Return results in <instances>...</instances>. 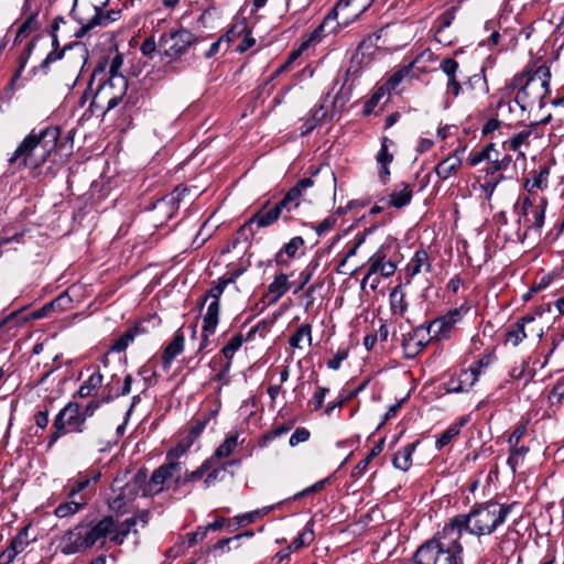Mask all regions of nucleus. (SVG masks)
I'll list each match as a JSON object with an SVG mask.
<instances>
[{"mask_svg":"<svg viewBox=\"0 0 564 564\" xmlns=\"http://www.w3.org/2000/svg\"><path fill=\"white\" fill-rule=\"evenodd\" d=\"M245 338L242 334H236L232 336L229 341L223 347L221 355L225 357L227 361H231L235 354L242 346Z\"/></svg>","mask_w":564,"mask_h":564,"instance_id":"obj_47","label":"nucleus"},{"mask_svg":"<svg viewBox=\"0 0 564 564\" xmlns=\"http://www.w3.org/2000/svg\"><path fill=\"white\" fill-rule=\"evenodd\" d=\"M196 41V36L186 29L164 33L159 40L162 55L171 59H178L187 48Z\"/></svg>","mask_w":564,"mask_h":564,"instance_id":"obj_10","label":"nucleus"},{"mask_svg":"<svg viewBox=\"0 0 564 564\" xmlns=\"http://www.w3.org/2000/svg\"><path fill=\"white\" fill-rule=\"evenodd\" d=\"M59 137L57 127H46L39 131L32 130L10 158V163L21 160V165L36 169L44 164L55 150Z\"/></svg>","mask_w":564,"mask_h":564,"instance_id":"obj_5","label":"nucleus"},{"mask_svg":"<svg viewBox=\"0 0 564 564\" xmlns=\"http://www.w3.org/2000/svg\"><path fill=\"white\" fill-rule=\"evenodd\" d=\"M28 533L29 528H22L9 544L18 554L22 553L29 545Z\"/></svg>","mask_w":564,"mask_h":564,"instance_id":"obj_52","label":"nucleus"},{"mask_svg":"<svg viewBox=\"0 0 564 564\" xmlns=\"http://www.w3.org/2000/svg\"><path fill=\"white\" fill-rule=\"evenodd\" d=\"M510 446V455L508 457V465L510 468L516 471L517 467L522 463L524 456L529 452V447L525 445H509Z\"/></svg>","mask_w":564,"mask_h":564,"instance_id":"obj_45","label":"nucleus"},{"mask_svg":"<svg viewBox=\"0 0 564 564\" xmlns=\"http://www.w3.org/2000/svg\"><path fill=\"white\" fill-rule=\"evenodd\" d=\"M514 86L521 85L516 94L514 102L521 112L532 110L535 106L543 108L545 98L550 93L551 70L546 65H540L529 74L528 72L516 76Z\"/></svg>","mask_w":564,"mask_h":564,"instance_id":"obj_6","label":"nucleus"},{"mask_svg":"<svg viewBox=\"0 0 564 564\" xmlns=\"http://www.w3.org/2000/svg\"><path fill=\"white\" fill-rule=\"evenodd\" d=\"M496 153V148L494 143H490L482 148L480 151L470 154L468 158V163L471 166H476L484 161H492L494 154Z\"/></svg>","mask_w":564,"mask_h":564,"instance_id":"obj_46","label":"nucleus"},{"mask_svg":"<svg viewBox=\"0 0 564 564\" xmlns=\"http://www.w3.org/2000/svg\"><path fill=\"white\" fill-rule=\"evenodd\" d=\"M185 344V336L178 329L173 339L166 345L162 355V365L165 370L170 369L172 361L183 351Z\"/></svg>","mask_w":564,"mask_h":564,"instance_id":"obj_23","label":"nucleus"},{"mask_svg":"<svg viewBox=\"0 0 564 564\" xmlns=\"http://www.w3.org/2000/svg\"><path fill=\"white\" fill-rule=\"evenodd\" d=\"M72 17L79 24L74 35L82 39L90 34L96 28H105L117 21L120 18V11H104L100 7L89 6L83 10L73 8Z\"/></svg>","mask_w":564,"mask_h":564,"instance_id":"obj_8","label":"nucleus"},{"mask_svg":"<svg viewBox=\"0 0 564 564\" xmlns=\"http://www.w3.org/2000/svg\"><path fill=\"white\" fill-rule=\"evenodd\" d=\"M305 241L301 236H295L284 243L282 248L275 253L274 261L278 265H289L290 261L294 259L300 250H303Z\"/></svg>","mask_w":564,"mask_h":564,"instance_id":"obj_22","label":"nucleus"},{"mask_svg":"<svg viewBox=\"0 0 564 564\" xmlns=\"http://www.w3.org/2000/svg\"><path fill=\"white\" fill-rule=\"evenodd\" d=\"M72 297L67 292L61 293L57 297L48 303V306L53 308V311L64 312L70 308L72 306Z\"/></svg>","mask_w":564,"mask_h":564,"instance_id":"obj_57","label":"nucleus"},{"mask_svg":"<svg viewBox=\"0 0 564 564\" xmlns=\"http://www.w3.org/2000/svg\"><path fill=\"white\" fill-rule=\"evenodd\" d=\"M269 206V200L265 202L262 207L257 210L238 230L239 235L245 236V239H249L254 236V229L267 228L275 224L279 218H283L285 221L290 219L285 209L276 203L274 206L267 209Z\"/></svg>","mask_w":564,"mask_h":564,"instance_id":"obj_9","label":"nucleus"},{"mask_svg":"<svg viewBox=\"0 0 564 564\" xmlns=\"http://www.w3.org/2000/svg\"><path fill=\"white\" fill-rule=\"evenodd\" d=\"M84 417L80 414V408L77 403L69 402L67 403L55 416L54 425H58L61 430L68 432H78L82 433L84 425Z\"/></svg>","mask_w":564,"mask_h":564,"instance_id":"obj_15","label":"nucleus"},{"mask_svg":"<svg viewBox=\"0 0 564 564\" xmlns=\"http://www.w3.org/2000/svg\"><path fill=\"white\" fill-rule=\"evenodd\" d=\"M306 341L311 345L312 341V328L310 324H302L294 334L289 338V344L293 348H302V344Z\"/></svg>","mask_w":564,"mask_h":564,"instance_id":"obj_37","label":"nucleus"},{"mask_svg":"<svg viewBox=\"0 0 564 564\" xmlns=\"http://www.w3.org/2000/svg\"><path fill=\"white\" fill-rule=\"evenodd\" d=\"M460 166L462 159L456 153H454L442 160L435 166V173L440 180L445 181L455 175Z\"/></svg>","mask_w":564,"mask_h":564,"instance_id":"obj_27","label":"nucleus"},{"mask_svg":"<svg viewBox=\"0 0 564 564\" xmlns=\"http://www.w3.org/2000/svg\"><path fill=\"white\" fill-rule=\"evenodd\" d=\"M240 274L241 271L237 270L229 278L219 279L218 283L212 289H209L208 292L205 294L202 304H204L208 300L219 302L226 286L230 283H234Z\"/></svg>","mask_w":564,"mask_h":564,"instance_id":"obj_32","label":"nucleus"},{"mask_svg":"<svg viewBox=\"0 0 564 564\" xmlns=\"http://www.w3.org/2000/svg\"><path fill=\"white\" fill-rule=\"evenodd\" d=\"M115 521L110 516L104 517L94 525L84 524V535L86 547H91L100 542L105 544L106 538L113 532Z\"/></svg>","mask_w":564,"mask_h":564,"instance_id":"obj_17","label":"nucleus"},{"mask_svg":"<svg viewBox=\"0 0 564 564\" xmlns=\"http://www.w3.org/2000/svg\"><path fill=\"white\" fill-rule=\"evenodd\" d=\"M86 501L84 497H79V499L73 498L68 501L61 503L54 511L55 516L58 518H66L78 512L84 506Z\"/></svg>","mask_w":564,"mask_h":564,"instance_id":"obj_35","label":"nucleus"},{"mask_svg":"<svg viewBox=\"0 0 564 564\" xmlns=\"http://www.w3.org/2000/svg\"><path fill=\"white\" fill-rule=\"evenodd\" d=\"M458 68L459 64L452 57L444 58L440 64V69L447 77L446 93L453 94L455 97H457L462 90L460 83L457 79Z\"/></svg>","mask_w":564,"mask_h":564,"instance_id":"obj_21","label":"nucleus"},{"mask_svg":"<svg viewBox=\"0 0 564 564\" xmlns=\"http://www.w3.org/2000/svg\"><path fill=\"white\" fill-rule=\"evenodd\" d=\"M457 10H458V7H452L437 18V22L440 23V25L437 28L438 33L441 31H443L444 29L451 26V24L453 23V21L455 19V14H456Z\"/></svg>","mask_w":564,"mask_h":564,"instance_id":"obj_58","label":"nucleus"},{"mask_svg":"<svg viewBox=\"0 0 564 564\" xmlns=\"http://www.w3.org/2000/svg\"><path fill=\"white\" fill-rule=\"evenodd\" d=\"M185 448L182 445L176 446L167 453L169 463L161 465L156 468L151 476L150 484L155 486H162L167 479L172 478L176 473L181 470V464L175 462L181 455H183Z\"/></svg>","mask_w":564,"mask_h":564,"instance_id":"obj_16","label":"nucleus"},{"mask_svg":"<svg viewBox=\"0 0 564 564\" xmlns=\"http://www.w3.org/2000/svg\"><path fill=\"white\" fill-rule=\"evenodd\" d=\"M147 333V329L143 327L142 323H138L134 326L127 329L118 339L113 341L110 350L113 352H122L124 351L134 339Z\"/></svg>","mask_w":564,"mask_h":564,"instance_id":"obj_25","label":"nucleus"},{"mask_svg":"<svg viewBox=\"0 0 564 564\" xmlns=\"http://www.w3.org/2000/svg\"><path fill=\"white\" fill-rule=\"evenodd\" d=\"M209 419L208 417H204L202 420H197L194 425L191 427L189 430V433H188V436H187V442H186V445H185V449L187 447H189L194 441L196 438L199 437V435L203 433V431L206 429V425L208 423Z\"/></svg>","mask_w":564,"mask_h":564,"instance_id":"obj_55","label":"nucleus"},{"mask_svg":"<svg viewBox=\"0 0 564 564\" xmlns=\"http://www.w3.org/2000/svg\"><path fill=\"white\" fill-rule=\"evenodd\" d=\"M503 180V175L485 176L484 183L480 184V191L486 199H490L498 184Z\"/></svg>","mask_w":564,"mask_h":564,"instance_id":"obj_53","label":"nucleus"},{"mask_svg":"<svg viewBox=\"0 0 564 564\" xmlns=\"http://www.w3.org/2000/svg\"><path fill=\"white\" fill-rule=\"evenodd\" d=\"M310 438V432L305 427H297L289 440L290 446L294 447Z\"/></svg>","mask_w":564,"mask_h":564,"instance_id":"obj_64","label":"nucleus"},{"mask_svg":"<svg viewBox=\"0 0 564 564\" xmlns=\"http://www.w3.org/2000/svg\"><path fill=\"white\" fill-rule=\"evenodd\" d=\"M127 89L128 79L123 75L107 76L106 64L99 63L90 76L86 91L93 94L89 110L91 113L105 115L122 100Z\"/></svg>","mask_w":564,"mask_h":564,"instance_id":"obj_4","label":"nucleus"},{"mask_svg":"<svg viewBox=\"0 0 564 564\" xmlns=\"http://www.w3.org/2000/svg\"><path fill=\"white\" fill-rule=\"evenodd\" d=\"M137 525V519L135 518H128L126 519L116 530V532L110 536V541L113 543L121 545L128 534L131 532L132 528Z\"/></svg>","mask_w":564,"mask_h":564,"instance_id":"obj_44","label":"nucleus"},{"mask_svg":"<svg viewBox=\"0 0 564 564\" xmlns=\"http://www.w3.org/2000/svg\"><path fill=\"white\" fill-rule=\"evenodd\" d=\"M268 290L269 293L275 296V300L282 297L290 290L288 275L284 273L278 274L269 285Z\"/></svg>","mask_w":564,"mask_h":564,"instance_id":"obj_43","label":"nucleus"},{"mask_svg":"<svg viewBox=\"0 0 564 564\" xmlns=\"http://www.w3.org/2000/svg\"><path fill=\"white\" fill-rule=\"evenodd\" d=\"M389 93L386 86L377 88L372 96L366 101L364 107V113L366 116L372 113L375 108L378 106L380 100Z\"/></svg>","mask_w":564,"mask_h":564,"instance_id":"obj_50","label":"nucleus"},{"mask_svg":"<svg viewBox=\"0 0 564 564\" xmlns=\"http://www.w3.org/2000/svg\"><path fill=\"white\" fill-rule=\"evenodd\" d=\"M373 230V228H368L366 229L364 232L361 234H358L352 242V245L348 248L345 257L346 259H350L352 257H355L357 254V251L358 249L360 248V246L365 242L366 240V237L369 232H371Z\"/></svg>","mask_w":564,"mask_h":564,"instance_id":"obj_61","label":"nucleus"},{"mask_svg":"<svg viewBox=\"0 0 564 564\" xmlns=\"http://www.w3.org/2000/svg\"><path fill=\"white\" fill-rule=\"evenodd\" d=\"M431 272L432 264L429 259V253L424 249L416 250L413 258L406 265V273L413 278L422 272V270Z\"/></svg>","mask_w":564,"mask_h":564,"instance_id":"obj_28","label":"nucleus"},{"mask_svg":"<svg viewBox=\"0 0 564 564\" xmlns=\"http://www.w3.org/2000/svg\"><path fill=\"white\" fill-rule=\"evenodd\" d=\"M213 466V458L206 459L197 469L193 471H186L184 476H177L175 484L177 486H184L188 482L200 479Z\"/></svg>","mask_w":564,"mask_h":564,"instance_id":"obj_33","label":"nucleus"},{"mask_svg":"<svg viewBox=\"0 0 564 564\" xmlns=\"http://www.w3.org/2000/svg\"><path fill=\"white\" fill-rule=\"evenodd\" d=\"M58 549L65 555H72L86 550L84 523L66 531L59 540Z\"/></svg>","mask_w":564,"mask_h":564,"instance_id":"obj_18","label":"nucleus"},{"mask_svg":"<svg viewBox=\"0 0 564 564\" xmlns=\"http://www.w3.org/2000/svg\"><path fill=\"white\" fill-rule=\"evenodd\" d=\"M410 72L411 66L399 69L388 79L384 86L388 90L394 89L403 80V78L409 75Z\"/></svg>","mask_w":564,"mask_h":564,"instance_id":"obj_63","label":"nucleus"},{"mask_svg":"<svg viewBox=\"0 0 564 564\" xmlns=\"http://www.w3.org/2000/svg\"><path fill=\"white\" fill-rule=\"evenodd\" d=\"M248 23L246 20L238 21L223 35L226 42V50L236 46L243 34H246Z\"/></svg>","mask_w":564,"mask_h":564,"instance_id":"obj_36","label":"nucleus"},{"mask_svg":"<svg viewBox=\"0 0 564 564\" xmlns=\"http://www.w3.org/2000/svg\"><path fill=\"white\" fill-rule=\"evenodd\" d=\"M368 272L364 276L360 283V288L364 291L366 289L368 280L375 275L380 274L383 278L392 276L397 270V265L393 261L387 259V252L384 246L379 248L368 260Z\"/></svg>","mask_w":564,"mask_h":564,"instance_id":"obj_14","label":"nucleus"},{"mask_svg":"<svg viewBox=\"0 0 564 564\" xmlns=\"http://www.w3.org/2000/svg\"><path fill=\"white\" fill-rule=\"evenodd\" d=\"M59 22H64L63 18L57 17L54 19L51 30V51L45 58L40 63L39 69L47 74L52 63L59 62L57 77L67 88H73L85 66L88 57L87 50L82 45L65 46L59 50V42L56 31L58 30Z\"/></svg>","mask_w":564,"mask_h":564,"instance_id":"obj_2","label":"nucleus"},{"mask_svg":"<svg viewBox=\"0 0 564 564\" xmlns=\"http://www.w3.org/2000/svg\"><path fill=\"white\" fill-rule=\"evenodd\" d=\"M518 502L501 503L490 499L485 502L475 503L467 513L458 514L449 520L453 530L462 535L466 531L475 536L490 535L496 532L505 522Z\"/></svg>","mask_w":564,"mask_h":564,"instance_id":"obj_1","label":"nucleus"},{"mask_svg":"<svg viewBox=\"0 0 564 564\" xmlns=\"http://www.w3.org/2000/svg\"><path fill=\"white\" fill-rule=\"evenodd\" d=\"M107 65V62H104ZM123 64V56L121 53L117 52L115 56L110 59L108 69L106 68L107 76L122 75L120 73V68Z\"/></svg>","mask_w":564,"mask_h":564,"instance_id":"obj_62","label":"nucleus"},{"mask_svg":"<svg viewBox=\"0 0 564 564\" xmlns=\"http://www.w3.org/2000/svg\"><path fill=\"white\" fill-rule=\"evenodd\" d=\"M254 44H256V40H254V37H252L251 30L247 25L246 34H243L241 36V39L239 40V42L235 46V51L241 54V53H245L246 51H248Z\"/></svg>","mask_w":564,"mask_h":564,"instance_id":"obj_60","label":"nucleus"},{"mask_svg":"<svg viewBox=\"0 0 564 564\" xmlns=\"http://www.w3.org/2000/svg\"><path fill=\"white\" fill-rule=\"evenodd\" d=\"M534 323L535 317L530 314L519 318L507 330L506 343L517 347L530 335H535L539 339H541L543 336V328L541 326H535Z\"/></svg>","mask_w":564,"mask_h":564,"instance_id":"obj_11","label":"nucleus"},{"mask_svg":"<svg viewBox=\"0 0 564 564\" xmlns=\"http://www.w3.org/2000/svg\"><path fill=\"white\" fill-rule=\"evenodd\" d=\"M36 45H43L45 47L51 46V31L46 35L41 34V35L35 36L33 40H31L26 44L23 52L19 56V69L14 74V76L12 78L13 80H15L17 78L20 77L22 69L25 67V65Z\"/></svg>","mask_w":564,"mask_h":564,"instance_id":"obj_24","label":"nucleus"},{"mask_svg":"<svg viewBox=\"0 0 564 564\" xmlns=\"http://www.w3.org/2000/svg\"><path fill=\"white\" fill-rule=\"evenodd\" d=\"M446 523L442 531L424 542L414 553L416 564H464L462 534Z\"/></svg>","mask_w":564,"mask_h":564,"instance_id":"obj_3","label":"nucleus"},{"mask_svg":"<svg viewBox=\"0 0 564 564\" xmlns=\"http://www.w3.org/2000/svg\"><path fill=\"white\" fill-rule=\"evenodd\" d=\"M220 314V302L210 301L203 317V334L205 339L215 334Z\"/></svg>","mask_w":564,"mask_h":564,"instance_id":"obj_26","label":"nucleus"},{"mask_svg":"<svg viewBox=\"0 0 564 564\" xmlns=\"http://www.w3.org/2000/svg\"><path fill=\"white\" fill-rule=\"evenodd\" d=\"M546 200L545 199H542L541 204L539 206H535L532 210H531V214H532V221H530L528 225H527V228L524 230V232L522 235L518 234V237L521 241L524 240V238L527 237L528 235V231L529 230H534V231H540L544 225V219H545V209H546Z\"/></svg>","mask_w":564,"mask_h":564,"instance_id":"obj_30","label":"nucleus"},{"mask_svg":"<svg viewBox=\"0 0 564 564\" xmlns=\"http://www.w3.org/2000/svg\"><path fill=\"white\" fill-rule=\"evenodd\" d=\"M328 97L329 95L326 96L323 102L312 113V117L315 118L319 124H322L328 118L332 120L335 113L340 112L344 109L345 104L348 101V96H344L340 89L332 100L333 109L329 112L328 107L326 105Z\"/></svg>","mask_w":564,"mask_h":564,"instance_id":"obj_20","label":"nucleus"},{"mask_svg":"<svg viewBox=\"0 0 564 564\" xmlns=\"http://www.w3.org/2000/svg\"><path fill=\"white\" fill-rule=\"evenodd\" d=\"M459 379L463 386H466V391L470 389L479 377V369L477 367H469L468 369L462 370Z\"/></svg>","mask_w":564,"mask_h":564,"instance_id":"obj_56","label":"nucleus"},{"mask_svg":"<svg viewBox=\"0 0 564 564\" xmlns=\"http://www.w3.org/2000/svg\"><path fill=\"white\" fill-rule=\"evenodd\" d=\"M547 177L549 169L542 167L532 180H527V182L524 183V188L528 192H532L534 188H543L547 184Z\"/></svg>","mask_w":564,"mask_h":564,"instance_id":"obj_49","label":"nucleus"},{"mask_svg":"<svg viewBox=\"0 0 564 564\" xmlns=\"http://www.w3.org/2000/svg\"><path fill=\"white\" fill-rule=\"evenodd\" d=\"M102 375L97 369L94 371L89 378L79 387L78 394L82 398H87L93 394L95 390L101 387L102 384Z\"/></svg>","mask_w":564,"mask_h":564,"instance_id":"obj_39","label":"nucleus"},{"mask_svg":"<svg viewBox=\"0 0 564 564\" xmlns=\"http://www.w3.org/2000/svg\"><path fill=\"white\" fill-rule=\"evenodd\" d=\"M416 442L410 443L395 453L392 459V464L397 469L406 471L411 467L412 455L416 448Z\"/></svg>","mask_w":564,"mask_h":564,"instance_id":"obj_31","label":"nucleus"},{"mask_svg":"<svg viewBox=\"0 0 564 564\" xmlns=\"http://www.w3.org/2000/svg\"><path fill=\"white\" fill-rule=\"evenodd\" d=\"M370 2L371 0H339L310 34L308 40L302 43L301 48L306 47L310 42H319L324 36L335 33L340 26H347L350 18H357L370 6Z\"/></svg>","mask_w":564,"mask_h":564,"instance_id":"obj_7","label":"nucleus"},{"mask_svg":"<svg viewBox=\"0 0 564 564\" xmlns=\"http://www.w3.org/2000/svg\"><path fill=\"white\" fill-rule=\"evenodd\" d=\"M469 311L468 306L462 305L460 307L449 310L445 315L435 318L429 325V333L433 334L435 337H440L442 339L449 338V335L456 324H458L463 316Z\"/></svg>","mask_w":564,"mask_h":564,"instance_id":"obj_13","label":"nucleus"},{"mask_svg":"<svg viewBox=\"0 0 564 564\" xmlns=\"http://www.w3.org/2000/svg\"><path fill=\"white\" fill-rule=\"evenodd\" d=\"M412 197V186L402 182L395 185L393 191L387 197L381 198L380 203H384L388 207L401 209L411 203Z\"/></svg>","mask_w":564,"mask_h":564,"instance_id":"obj_19","label":"nucleus"},{"mask_svg":"<svg viewBox=\"0 0 564 564\" xmlns=\"http://www.w3.org/2000/svg\"><path fill=\"white\" fill-rule=\"evenodd\" d=\"M238 444V434L229 435L225 438V441L215 449L213 458V463L215 459H223L228 457Z\"/></svg>","mask_w":564,"mask_h":564,"instance_id":"obj_40","label":"nucleus"},{"mask_svg":"<svg viewBox=\"0 0 564 564\" xmlns=\"http://www.w3.org/2000/svg\"><path fill=\"white\" fill-rule=\"evenodd\" d=\"M98 478H99V474H95L91 478L79 477V479L76 481L70 480L69 484L70 482H74V484L70 486V490L68 492V499H73V498L77 499L78 494L89 486L91 479L94 481H97Z\"/></svg>","mask_w":564,"mask_h":564,"instance_id":"obj_51","label":"nucleus"},{"mask_svg":"<svg viewBox=\"0 0 564 564\" xmlns=\"http://www.w3.org/2000/svg\"><path fill=\"white\" fill-rule=\"evenodd\" d=\"M314 541L313 522H307L305 529L299 533V535L289 545L290 552H295L305 545L311 544Z\"/></svg>","mask_w":564,"mask_h":564,"instance_id":"obj_38","label":"nucleus"},{"mask_svg":"<svg viewBox=\"0 0 564 564\" xmlns=\"http://www.w3.org/2000/svg\"><path fill=\"white\" fill-rule=\"evenodd\" d=\"M188 193V187H176L169 195L158 199L153 204L154 220L162 225L166 220L171 219L178 209L181 199H183Z\"/></svg>","mask_w":564,"mask_h":564,"instance_id":"obj_12","label":"nucleus"},{"mask_svg":"<svg viewBox=\"0 0 564 564\" xmlns=\"http://www.w3.org/2000/svg\"><path fill=\"white\" fill-rule=\"evenodd\" d=\"M37 28L36 14H31L26 20L19 26L17 31L15 42L20 39L26 37Z\"/></svg>","mask_w":564,"mask_h":564,"instance_id":"obj_54","label":"nucleus"},{"mask_svg":"<svg viewBox=\"0 0 564 564\" xmlns=\"http://www.w3.org/2000/svg\"><path fill=\"white\" fill-rule=\"evenodd\" d=\"M275 508L274 505L267 506L250 512H246L235 517L238 527L246 525L254 522L257 519L267 516L271 510Z\"/></svg>","mask_w":564,"mask_h":564,"instance_id":"obj_42","label":"nucleus"},{"mask_svg":"<svg viewBox=\"0 0 564 564\" xmlns=\"http://www.w3.org/2000/svg\"><path fill=\"white\" fill-rule=\"evenodd\" d=\"M390 308L394 315L403 316L408 310L404 292L401 285L395 286L389 296Z\"/></svg>","mask_w":564,"mask_h":564,"instance_id":"obj_34","label":"nucleus"},{"mask_svg":"<svg viewBox=\"0 0 564 564\" xmlns=\"http://www.w3.org/2000/svg\"><path fill=\"white\" fill-rule=\"evenodd\" d=\"M513 107L510 100L501 99L496 106V117H499L502 121L510 120Z\"/></svg>","mask_w":564,"mask_h":564,"instance_id":"obj_59","label":"nucleus"},{"mask_svg":"<svg viewBox=\"0 0 564 564\" xmlns=\"http://www.w3.org/2000/svg\"><path fill=\"white\" fill-rule=\"evenodd\" d=\"M302 195L303 193L296 187V185H294L286 192L279 204L285 209V213L290 214L300 206V198Z\"/></svg>","mask_w":564,"mask_h":564,"instance_id":"obj_41","label":"nucleus"},{"mask_svg":"<svg viewBox=\"0 0 564 564\" xmlns=\"http://www.w3.org/2000/svg\"><path fill=\"white\" fill-rule=\"evenodd\" d=\"M531 133V129H524L516 133L508 141H505L503 147L508 148L511 151H518L523 144H529V138Z\"/></svg>","mask_w":564,"mask_h":564,"instance_id":"obj_48","label":"nucleus"},{"mask_svg":"<svg viewBox=\"0 0 564 564\" xmlns=\"http://www.w3.org/2000/svg\"><path fill=\"white\" fill-rule=\"evenodd\" d=\"M469 416H462L457 422L449 425L436 440L435 447L440 451L448 445L456 436L459 435L460 429L467 424Z\"/></svg>","mask_w":564,"mask_h":564,"instance_id":"obj_29","label":"nucleus"}]
</instances>
